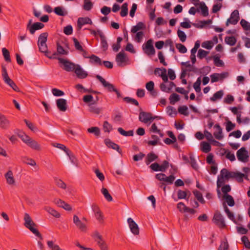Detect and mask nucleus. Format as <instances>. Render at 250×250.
I'll return each mask as SVG.
<instances>
[{
  "label": "nucleus",
  "mask_w": 250,
  "mask_h": 250,
  "mask_svg": "<svg viewBox=\"0 0 250 250\" xmlns=\"http://www.w3.org/2000/svg\"><path fill=\"white\" fill-rule=\"evenodd\" d=\"M24 220L25 222L24 224L25 227L28 228L36 236L39 237L40 240H42L43 238L41 233L37 229L34 228V226H36V224L32 221L28 213H25L24 214Z\"/></svg>",
  "instance_id": "obj_1"
},
{
  "label": "nucleus",
  "mask_w": 250,
  "mask_h": 250,
  "mask_svg": "<svg viewBox=\"0 0 250 250\" xmlns=\"http://www.w3.org/2000/svg\"><path fill=\"white\" fill-rule=\"evenodd\" d=\"M60 66L67 72H73L75 70L77 64L72 62L69 60L62 58H58Z\"/></svg>",
  "instance_id": "obj_2"
},
{
  "label": "nucleus",
  "mask_w": 250,
  "mask_h": 250,
  "mask_svg": "<svg viewBox=\"0 0 250 250\" xmlns=\"http://www.w3.org/2000/svg\"><path fill=\"white\" fill-rule=\"evenodd\" d=\"M1 75L3 81L5 83L8 84L10 87H11L14 91L16 92H19L20 89L14 83V82L11 80L9 77L6 67L3 65H1Z\"/></svg>",
  "instance_id": "obj_3"
},
{
  "label": "nucleus",
  "mask_w": 250,
  "mask_h": 250,
  "mask_svg": "<svg viewBox=\"0 0 250 250\" xmlns=\"http://www.w3.org/2000/svg\"><path fill=\"white\" fill-rule=\"evenodd\" d=\"M212 221L220 229H224L227 226L224 217L219 211L214 213Z\"/></svg>",
  "instance_id": "obj_4"
},
{
  "label": "nucleus",
  "mask_w": 250,
  "mask_h": 250,
  "mask_svg": "<svg viewBox=\"0 0 250 250\" xmlns=\"http://www.w3.org/2000/svg\"><path fill=\"white\" fill-rule=\"evenodd\" d=\"M44 26V24L40 22H36L32 24V20L30 19L27 24V30L29 31L31 34L33 35L36 30L41 29Z\"/></svg>",
  "instance_id": "obj_5"
},
{
  "label": "nucleus",
  "mask_w": 250,
  "mask_h": 250,
  "mask_svg": "<svg viewBox=\"0 0 250 250\" xmlns=\"http://www.w3.org/2000/svg\"><path fill=\"white\" fill-rule=\"evenodd\" d=\"M169 166V163L168 161L165 160L163 162L162 165H159L158 163H154L152 164L149 167L154 171H162L165 172Z\"/></svg>",
  "instance_id": "obj_6"
},
{
  "label": "nucleus",
  "mask_w": 250,
  "mask_h": 250,
  "mask_svg": "<svg viewBox=\"0 0 250 250\" xmlns=\"http://www.w3.org/2000/svg\"><path fill=\"white\" fill-rule=\"evenodd\" d=\"M143 49L144 52L148 56L153 55L155 53V50L153 45V40H148L143 45Z\"/></svg>",
  "instance_id": "obj_7"
},
{
  "label": "nucleus",
  "mask_w": 250,
  "mask_h": 250,
  "mask_svg": "<svg viewBox=\"0 0 250 250\" xmlns=\"http://www.w3.org/2000/svg\"><path fill=\"white\" fill-rule=\"evenodd\" d=\"M236 156L240 162L246 163L249 161L248 152L244 147H241L237 151Z\"/></svg>",
  "instance_id": "obj_8"
},
{
  "label": "nucleus",
  "mask_w": 250,
  "mask_h": 250,
  "mask_svg": "<svg viewBox=\"0 0 250 250\" xmlns=\"http://www.w3.org/2000/svg\"><path fill=\"white\" fill-rule=\"evenodd\" d=\"M192 2L194 5L199 6V8L201 12V14L204 17H207L208 15V9L204 2H200L199 0H192Z\"/></svg>",
  "instance_id": "obj_9"
},
{
  "label": "nucleus",
  "mask_w": 250,
  "mask_h": 250,
  "mask_svg": "<svg viewBox=\"0 0 250 250\" xmlns=\"http://www.w3.org/2000/svg\"><path fill=\"white\" fill-rule=\"evenodd\" d=\"M127 223L131 232L135 235L139 234V228L136 223L131 218L127 219Z\"/></svg>",
  "instance_id": "obj_10"
},
{
  "label": "nucleus",
  "mask_w": 250,
  "mask_h": 250,
  "mask_svg": "<svg viewBox=\"0 0 250 250\" xmlns=\"http://www.w3.org/2000/svg\"><path fill=\"white\" fill-rule=\"evenodd\" d=\"M10 123L4 115L0 113V127L2 129H8L10 127Z\"/></svg>",
  "instance_id": "obj_11"
},
{
  "label": "nucleus",
  "mask_w": 250,
  "mask_h": 250,
  "mask_svg": "<svg viewBox=\"0 0 250 250\" xmlns=\"http://www.w3.org/2000/svg\"><path fill=\"white\" fill-rule=\"evenodd\" d=\"M54 202L59 207L62 208L66 210L70 211L72 210L71 206L60 199H55Z\"/></svg>",
  "instance_id": "obj_12"
},
{
  "label": "nucleus",
  "mask_w": 250,
  "mask_h": 250,
  "mask_svg": "<svg viewBox=\"0 0 250 250\" xmlns=\"http://www.w3.org/2000/svg\"><path fill=\"white\" fill-rule=\"evenodd\" d=\"M152 114L150 112L141 111L139 114V119L141 122L147 123L151 121Z\"/></svg>",
  "instance_id": "obj_13"
},
{
  "label": "nucleus",
  "mask_w": 250,
  "mask_h": 250,
  "mask_svg": "<svg viewBox=\"0 0 250 250\" xmlns=\"http://www.w3.org/2000/svg\"><path fill=\"white\" fill-rule=\"evenodd\" d=\"M56 104L58 108L61 111L64 112L67 110V101L61 98L56 100Z\"/></svg>",
  "instance_id": "obj_14"
},
{
  "label": "nucleus",
  "mask_w": 250,
  "mask_h": 250,
  "mask_svg": "<svg viewBox=\"0 0 250 250\" xmlns=\"http://www.w3.org/2000/svg\"><path fill=\"white\" fill-rule=\"evenodd\" d=\"M73 222L77 227L82 231H85L86 229V225L79 219L78 216L74 215L73 216Z\"/></svg>",
  "instance_id": "obj_15"
},
{
  "label": "nucleus",
  "mask_w": 250,
  "mask_h": 250,
  "mask_svg": "<svg viewBox=\"0 0 250 250\" xmlns=\"http://www.w3.org/2000/svg\"><path fill=\"white\" fill-rule=\"evenodd\" d=\"M89 24H92V21L88 17H81L78 18L77 21V26L79 30H80L83 25Z\"/></svg>",
  "instance_id": "obj_16"
},
{
  "label": "nucleus",
  "mask_w": 250,
  "mask_h": 250,
  "mask_svg": "<svg viewBox=\"0 0 250 250\" xmlns=\"http://www.w3.org/2000/svg\"><path fill=\"white\" fill-rule=\"evenodd\" d=\"M105 144L106 146L109 147L113 149L117 150L120 154L122 153V149L120 148L119 146L115 143L112 142L109 139H105L104 141Z\"/></svg>",
  "instance_id": "obj_17"
},
{
  "label": "nucleus",
  "mask_w": 250,
  "mask_h": 250,
  "mask_svg": "<svg viewBox=\"0 0 250 250\" xmlns=\"http://www.w3.org/2000/svg\"><path fill=\"white\" fill-rule=\"evenodd\" d=\"M74 72L79 79H84L88 76V73L83 70L79 64H77Z\"/></svg>",
  "instance_id": "obj_18"
},
{
  "label": "nucleus",
  "mask_w": 250,
  "mask_h": 250,
  "mask_svg": "<svg viewBox=\"0 0 250 250\" xmlns=\"http://www.w3.org/2000/svg\"><path fill=\"white\" fill-rule=\"evenodd\" d=\"M96 104L93 103L88 104V111L93 114L99 115L102 111V108L98 107Z\"/></svg>",
  "instance_id": "obj_19"
},
{
  "label": "nucleus",
  "mask_w": 250,
  "mask_h": 250,
  "mask_svg": "<svg viewBox=\"0 0 250 250\" xmlns=\"http://www.w3.org/2000/svg\"><path fill=\"white\" fill-rule=\"evenodd\" d=\"M98 34L101 39V47L103 51H105L108 49V43L106 42L105 36L104 35L103 32L100 30H98Z\"/></svg>",
  "instance_id": "obj_20"
},
{
  "label": "nucleus",
  "mask_w": 250,
  "mask_h": 250,
  "mask_svg": "<svg viewBox=\"0 0 250 250\" xmlns=\"http://www.w3.org/2000/svg\"><path fill=\"white\" fill-rule=\"evenodd\" d=\"M220 173L222 174V176H223V175H224V177H225L226 179L235 178L237 174V172L229 171L225 168L221 170Z\"/></svg>",
  "instance_id": "obj_21"
},
{
  "label": "nucleus",
  "mask_w": 250,
  "mask_h": 250,
  "mask_svg": "<svg viewBox=\"0 0 250 250\" xmlns=\"http://www.w3.org/2000/svg\"><path fill=\"white\" fill-rule=\"evenodd\" d=\"M158 156L153 152H151L147 154L145 159V163L147 165H149L151 162L156 160Z\"/></svg>",
  "instance_id": "obj_22"
},
{
  "label": "nucleus",
  "mask_w": 250,
  "mask_h": 250,
  "mask_svg": "<svg viewBox=\"0 0 250 250\" xmlns=\"http://www.w3.org/2000/svg\"><path fill=\"white\" fill-rule=\"evenodd\" d=\"M54 12L60 16H65L68 14V12L62 6H57L54 8Z\"/></svg>",
  "instance_id": "obj_23"
},
{
  "label": "nucleus",
  "mask_w": 250,
  "mask_h": 250,
  "mask_svg": "<svg viewBox=\"0 0 250 250\" xmlns=\"http://www.w3.org/2000/svg\"><path fill=\"white\" fill-rule=\"evenodd\" d=\"M127 58L126 54L123 50L119 52L116 57V60L117 62L121 63H124L126 62Z\"/></svg>",
  "instance_id": "obj_24"
},
{
  "label": "nucleus",
  "mask_w": 250,
  "mask_h": 250,
  "mask_svg": "<svg viewBox=\"0 0 250 250\" xmlns=\"http://www.w3.org/2000/svg\"><path fill=\"white\" fill-rule=\"evenodd\" d=\"M89 62L95 65H102V62L101 59L95 55H92L89 57Z\"/></svg>",
  "instance_id": "obj_25"
},
{
  "label": "nucleus",
  "mask_w": 250,
  "mask_h": 250,
  "mask_svg": "<svg viewBox=\"0 0 250 250\" xmlns=\"http://www.w3.org/2000/svg\"><path fill=\"white\" fill-rule=\"evenodd\" d=\"M5 178L6 179L7 183L9 185H14L15 181L13 177V172L11 170H8L5 174Z\"/></svg>",
  "instance_id": "obj_26"
},
{
  "label": "nucleus",
  "mask_w": 250,
  "mask_h": 250,
  "mask_svg": "<svg viewBox=\"0 0 250 250\" xmlns=\"http://www.w3.org/2000/svg\"><path fill=\"white\" fill-rule=\"evenodd\" d=\"M30 140L29 141L27 142L26 144L33 149L40 150L41 149L40 145L38 143V142L36 141L33 140L31 138Z\"/></svg>",
  "instance_id": "obj_27"
},
{
  "label": "nucleus",
  "mask_w": 250,
  "mask_h": 250,
  "mask_svg": "<svg viewBox=\"0 0 250 250\" xmlns=\"http://www.w3.org/2000/svg\"><path fill=\"white\" fill-rule=\"evenodd\" d=\"M229 19L231 21H234V23L236 24L240 20L239 11L238 10H234L230 14V17Z\"/></svg>",
  "instance_id": "obj_28"
},
{
  "label": "nucleus",
  "mask_w": 250,
  "mask_h": 250,
  "mask_svg": "<svg viewBox=\"0 0 250 250\" xmlns=\"http://www.w3.org/2000/svg\"><path fill=\"white\" fill-rule=\"evenodd\" d=\"M145 28L146 25L144 23L142 22H139L136 25L132 26L131 31L133 33H135L138 32L139 30L144 29Z\"/></svg>",
  "instance_id": "obj_29"
},
{
  "label": "nucleus",
  "mask_w": 250,
  "mask_h": 250,
  "mask_svg": "<svg viewBox=\"0 0 250 250\" xmlns=\"http://www.w3.org/2000/svg\"><path fill=\"white\" fill-rule=\"evenodd\" d=\"M44 209L56 218H59L61 216V214L58 211L50 207H44Z\"/></svg>",
  "instance_id": "obj_30"
},
{
  "label": "nucleus",
  "mask_w": 250,
  "mask_h": 250,
  "mask_svg": "<svg viewBox=\"0 0 250 250\" xmlns=\"http://www.w3.org/2000/svg\"><path fill=\"white\" fill-rule=\"evenodd\" d=\"M223 207L225 210V212L227 213L228 217L235 224H237V221L235 220L234 215L232 212H231L229 208L227 207V205L225 203H223Z\"/></svg>",
  "instance_id": "obj_31"
},
{
  "label": "nucleus",
  "mask_w": 250,
  "mask_h": 250,
  "mask_svg": "<svg viewBox=\"0 0 250 250\" xmlns=\"http://www.w3.org/2000/svg\"><path fill=\"white\" fill-rule=\"evenodd\" d=\"M48 34L47 32H43L41 34L38 38V44L46 43Z\"/></svg>",
  "instance_id": "obj_32"
},
{
  "label": "nucleus",
  "mask_w": 250,
  "mask_h": 250,
  "mask_svg": "<svg viewBox=\"0 0 250 250\" xmlns=\"http://www.w3.org/2000/svg\"><path fill=\"white\" fill-rule=\"evenodd\" d=\"M201 149L205 153H208L211 150V146L208 142H203L201 144Z\"/></svg>",
  "instance_id": "obj_33"
},
{
  "label": "nucleus",
  "mask_w": 250,
  "mask_h": 250,
  "mask_svg": "<svg viewBox=\"0 0 250 250\" xmlns=\"http://www.w3.org/2000/svg\"><path fill=\"white\" fill-rule=\"evenodd\" d=\"M21 159L23 163L27 165H29L32 166H35L36 165V163L35 161L33 159L29 158L27 157L24 156L22 157Z\"/></svg>",
  "instance_id": "obj_34"
},
{
  "label": "nucleus",
  "mask_w": 250,
  "mask_h": 250,
  "mask_svg": "<svg viewBox=\"0 0 250 250\" xmlns=\"http://www.w3.org/2000/svg\"><path fill=\"white\" fill-rule=\"evenodd\" d=\"M236 39L234 36H227L225 38V42L230 46L234 45L236 42Z\"/></svg>",
  "instance_id": "obj_35"
},
{
  "label": "nucleus",
  "mask_w": 250,
  "mask_h": 250,
  "mask_svg": "<svg viewBox=\"0 0 250 250\" xmlns=\"http://www.w3.org/2000/svg\"><path fill=\"white\" fill-rule=\"evenodd\" d=\"M57 51L58 54L62 55H67L69 53L68 51L64 49L59 42L57 43Z\"/></svg>",
  "instance_id": "obj_36"
},
{
  "label": "nucleus",
  "mask_w": 250,
  "mask_h": 250,
  "mask_svg": "<svg viewBox=\"0 0 250 250\" xmlns=\"http://www.w3.org/2000/svg\"><path fill=\"white\" fill-rule=\"evenodd\" d=\"M213 58L214 60V63L215 66L219 67V66H223L224 65V63L222 60H220V57L218 56H214L213 57H209V59H211Z\"/></svg>",
  "instance_id": "obj_37"
},
{
  "label": "nucleus",
  "mask_w": 250,
  "mask_h": 250,
  "mask_svg": "<svg viewBox=\"0 0 250 250\" xmlns=\"http://www.w3.org/2000/svg\"><path fill=\"white\" fill-rule=\"evenodd\" d=\"M224 198L229 207H233L234 206L235 202L233 197L231 195L229 194L224 195Z\"/></svg>",
  "instance_id": "obj_38"
},
{
  "label": "nucleus",
  "mask_w": 250,
  "mask_h": 250,
  "mask_svg": "<svg viewBox=\"0 0 250 250\" xmlns=\"http://www.w3.org/2000/svg\"><path fill=\"white\" fill-rule=\"evenodd\" d=\"M93 3L90 0H83V9L85 11H90L93 7Z\"/></svg>",
  "instance_id": "obj_39"
},
{
  "label": "nucleus",
  "mask_w": 250,
  "mask_h": 250,
  "mask_svg": "<svg viewBox=\"0 0 250 250\" xmlns=\"http://www.w3.org/2000/svg\"><path fill=\"white\" fill-rule=\"evenodd\" d=\"M121 11L120 12V15L121 17H124L128 14V4L126 2L123 3L121 6Z\"/></svg>",
  "instance_id": "obj_40"
},
{
  "label": "nucleus",
  "mask_w": 250,
  "mask_h": 250,
  "mask_svg": "<svg viewBox=\"0 0 250 250\" xmlns=\"http://www.w3.org/2000/svg\"><path fill=\"white\" fill-rule=\"evenodd\" d=\"M118 131L121 135L124 136H132L134 134L133 130H130L128 131H126L122 127H119L118 128Z\"/></svg>",
  "instance_id": "obj_41"
},
{
  "label": "nucleus",
  "mask_w": 250,
  "mask_h": 250,
  "mask_svg": "<svg viewBox=\"0 0 250 250\" xmlns=\"http://www.w3.org/2000/svg\"><path fill=\"white\" fill-rule=\"evenodd\" d=\"M87 131L90 133H93L96 137H99L101 133L100 128L97 126L88 128Z\"/></svg>",
  "instance_id": "obj_42"
},
{
  "label": "nucleus",
  "mask_w": 250,
  "mask_h": 250,
  "mask_svg": "<svg viewBox=\"0 0 250 250\" xmlns=\"http://www.w3.org/2000/svg\"><path fill=\"white\" fill-rule=\"evenodd\" d=\"M224 93L223 90H219L215 93L213 96L210 97V100L212 102H214L218 99H221L223 96Z\"/></svg>",
  "instance_id": "obj_43"
},
{
  "label": "nucleus",
  "mask_w": 250,
  "mask_h": 250,
  "mask_svg": "<svg viewBox=\"0 0 250 250\" xmlns=\"http://www.w3.org/2000/svg\"><path fill=\"white\" fill-rule=\"evenodd\" d=\"M101 192L102 194L104 195V198L108 201L110 202L113 200V198L110 193H109L108 190L104 188H103L101 189Z\"/></svg>",
  "instance_id": "obj_44"
},
{
  "label": "nucleus",
  "mask_w": 250,
  "mask_h": 250,
  "mask_svg": "<svg viewBox=\"0 0 250 250\" xmlns=\"http://www.w3.org/2000/svg\"><path fill=\"white\" fill-rule=\"evenodd\" d=\"M67 155L69 157V158L71 161V162L75 165L76 167H78V162L75 156L73 155V154L71 152V151L69 150V152L66 153Z\"/></svg>",
  "instance_id": "obj_45"
},
{
  "label": "nucleus",
  "mask_w": 250,
  "mask_h": 250,
  "mask_svg": "<svg viewBox=\"0 0 250 250\" xmlns=\"http://www.w3.org/2000/svg\"><path fill=\"white\" fill-rule=\"evenodd\" d=\"M170 103L171 104H174L180 100L179 95L176 93H172L169 98Z\"/></svg>",
  "instance_id": "obj_46"
},
{
  "label": "nucleus",
  "mask_w": 250,
  "mask_h": 250,
  "mask_svg": "<svg viewBox=\"0 0 250 250\" xmlns=\"http://www.w3.org/2000/svg\"><path fill=\"white\" fill-rule=\"evenodd\" d=\"M193 193L197 200L199 201L201 204L205 203V201L203 197L202 193L200 191L195 190L193 191Z\"/></svg>",
  "instance_id": "obj_47"
},
{
  "label": "nucleus",
  "mask_w": 250,
  "mask_h": 250,
  "mask_svg": "<svg viewBox=\"0 0 250 250\" xmlns=\"http://www.w3.org/2000/svg\"><path fill=\"white\" fill-rule=\"evenodd\" d=\"M179 205L183 206V212H188L191 214H193L196 212V210L194 209L187 207L183 202H179Z\"/></svg>",
  "instance_id": "obj_48"
},
{
  "label": "nucleus",
  "mask_w": 250,
  "mask_h": 250,
  "mask_svg": "<svg viewBox=\"0 0 250 250\" xmlns=\"http://www.w3.org/2000/svg\"><path fill=\"white\" fill-rule=\"evenodd\" d=\"M212 22V21L211 20H208L207 21H201V23H202L201 25L196 23H193L192 25L197 28H203L205 25L211 24Z\"/></svg>",
  "instance_id": "obj_49"
},
{
  "label": "nucleus",
  "mask_w": 250,
  "mask_h": 250,
  "mask_svg": "<svg viewBox=\"0 0 250 250\" xmlns=\"http://www.w3.org/2000/svg\"><path fill=\"white\" fill-rule=\"evenodd\" d=\"M178 112L185 116H188L189 112L188 111V108L186 105L180 106L178 108Z\"/></svg>",
  "instance_id": "obj_50"
},
{
  "label": "nucleus",
  "mask_w": 250,
  "mask_h": 250,
  "mask_svg": "<svg viewBox=\"0 0 250 250\" xmlns=\"http://www.w3.org/2000/svg\"><path fill=\"white\" fill-rule=\"evenodd\" d=\"M2 52L5 61L8 62H11L10 53L8 50H7L6 48H3L2 49Z\"/></svg>",
  "instance_id": "obj_51"
},
{
  "label": "nucleus",
  "mask_w": 250,
  "mask_h": 250,
  "mask_svg": "<svg viewBox=\"0 0 250 250\" xmlns=\"http://www.w3.org/2000/svg\"><path fill=\"white\" fill-rule=\"evenodd\" d=\"M187 192L186 191H183L181 189H179L177 191V196L178 199H185L187 200H188L189 197L187 198Z\"/></svg>",
  "instance_id": "obj_52"
},
{
  "label": "nucleus",
  "mask_w": 250,
  "mask_h": 250,
  "mask_svg": "<svg viewBox=\"0 0 250 250\" xmlns=\"http://www.w3.org/2000/svg\"><path fill=\"white\" fill-rule=\"evenodd\" d=\"M123 100L127 103H130L136 106H139L138 102L133 98L129 97H125L123 98Z\"/></svg>",
  "instance_id": "obj_53"
},
{
  "label": "nucleus",
  "mask_w": 250,
  "mask_h": 250,
  "mask_svg": "<svg viewBox=\"0 0 250 250\" xmlns=\"http://www.w3.org/2000/svg\"><path fill=\"white\" fill-rule=\"evenodd\" d=\"M167 110V114L171 117L176 116L177 114L176 109L171 106H168Z\"/></svg>",
  "instance_id": "obj_54"
},
{
  "label": "nucleus",
  "mask_w": 250,
  "mask_h": 250,
  "mask_svg": "<svg viewBox=\"0 0 250 250\" xmlns=\"http://www.w3.org/2000/svg\"><path fill=\"white\" fill-rule=\"evenodd\" d=\"M201 83V77L198 78L196 81L193 84V88L196 92H201V87L200 85Z\"/></svg>",
  "instance_id": "obj_55"
},
{
  "label": "nucleus",
  "mask_w": 250,
  "mask_h": 250,
  "mask_svg": "<svg viewBox=\"0 0 250 250\" xmlns=\"http://www.w3.org/2000/svg\"><path fill=\"white\" fill-rule=\"evenodd\" d=\"M243 29L246 31L250 30V23L244 19H242L240 22Z\"/></svg>",
  "instance_id": "obj_56"
},
{
  "label": "nucleus",
  "mask_w": 250,
  "mask_h": 250,
  "mask_svg": "<svg viewBox=\"0 0 250 250\" xmlns=\"http://www.w3.org/2000/svg\"><path fill=\"white\" fill-rule=\"evenodd\" d=\"M24 122L27 127L32 131L35 132L38 130V128L35 126L32 123L30 122L26 119H24Z\"/></svg>",
  "instance_id": "obj_57"
},
{
  "label": "nucleus",
  "mask_w": 250,
  "mask_h": 250,
  "mask_svg": "<svg viewBox=\"0 0 250 250\" xmlns=\"http://www.w3.org/2000/svg\"><path fill=\"white\" fill-rule=\"evenodd\" d=\"M213 45V43L211 41H205L202 43V47L208 50L211 49L212 48Z\"/></svg>",
  "instance_id": "obj_58"
},
{
  "label": "nucleus",
  "mask_w": 250,
  "mask_h": 250,
  "mask_svg": "<svg viewBox=\"0 0 250 250\" xmlns=\"http://www.w3.org/2000/svg\"><path fill=\"white\" fill-rule=\"evenodd\" d=\"M72 40L74 42V45L76 50L80 51H83L82 46L81 45L79 41L75 38L73 37Z\"/></svg>",
  "instance_id": "obj_59"
},
{
  "label": "nucleus",
  "mask_w": 250,
  "mask_h": 250,
  "mask_svg": "<svg viewBox=\"0 0 250 250\" xmlns=\"http://www.w3.org/2000/svg\"><path fill=\"white\" fill-rule=\"evenodd\" d=\"M177 35L182 42H185L187 39V36L185 32L180 29L177 31Z\"/></svg>",
  "instance_id": "obj_60"
},
{
  "label": "nucleus",
  "mask_w": 250,
  "mask_h": 250,
  "mask_svg": "<svg viewBox=\"0 0 250 250\" xmlns=\"http://www.w3.org/2000/svg\"><path fill=\"white\" fill-rule=\"evenodd\" d=\"M144 36V34L143 31H139L136 32V34L135 36L134 40L136 42L139 43L142 41Z\"/></svg>",
  "instance_id": "obj_61"
},
{
  "label": "nucleus",
  "mask_w": 250,
  "mask_h": 250,
  "mask_svg": "<svg viewBox=\"0 0 250 250\" xmlns=\"http://www.w3.org/2000/svg\"><path fill=\"white\" fill-rule=\"evenodd\" d=\"M211 70V68L208 66H204L200 69L199 74L206 75L208 74Z\"/></svg>",
  "instance_id": "obj_62"
},
{
  "label": "nucleus",
  "mask_w": 250,
  "mask_h": 250,
  "mask_svg": "<svg viewBox=\"0 0 250 250\" xmlns=\"http://www.w3.org/2000/svg\"><path fill=\"white\" fill-rule=\"evenodd\" d=\"M103 129L104 132H109L112 129V125L106 121L104 122Z\"/></svg>",
  "instance_id": "obj_63"
},
{
  "label": "nucleus",
  "mask_w": 250,
  "mask_h": 250,
  "mask_svg": "<svg viewBox=\"0 0 250 250\" xmlns=\"http://www.w3.org/2000/svg\"><path fill=\"white\" fill-rule=\"evenodd\" d=\"M241 240L245 247L247 249H250V242L248 237L247 236H243L241 238Z\"/></svg>",
  "instance_id": "obj_64"
}]
</instances>
